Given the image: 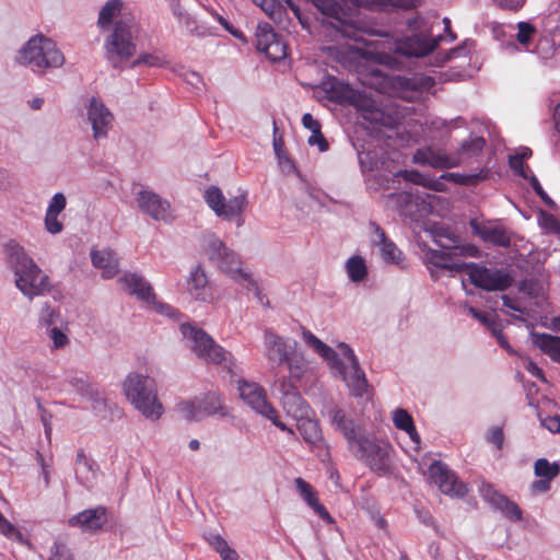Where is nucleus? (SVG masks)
Here are the masks:
<instances>
[{"mask_svg":"<svg viewBox=\"0 0 560 560\" xmlns=\"http://www.w3.org/2000/svg\"><path fill=\"white\" fill-rule=\"evenodd\" d=\"M5 264L14 276L15 288L28 300L42 296L49 292L51 283L49 277L16 242H9L4 246Z\"/></svg>","mask_w":560,"mask_h":560,"instance_id":"1","label":"nucleus"},{"mask_svg":"<svg viewBox=\"0 0 560 560\" xmlns=\"http://www.w3.org/2000/svg\"><path fill=\"white\" fill-rule=\"evenodd\" d=\"M302 338L307 346L313 348L341 376L352 395L361 397L366 393L368 380L365 373L361 370L353 350L347 343L341 342L338 345L340 354L347 360L346 363L339 359L338 353L332 348L324 343L312 331L304 329Z\"/></svg>","mask_w":560,"mask_h":560,"instance_id":"2","label":"nucleus"},{"mask_svg":"<svg viewBox=\"0 0 560 560\" xmlns=\"http://www.w3.org/2000/svg\"><path fill=\"white\" fill-rule=\"evenodd\" d=\"M201 242L209 261L220 271L241 283L246 290L253 291L261 302V292L252 276L242 269L240 256L213 233L203 234Z\"/></svg>","mask_w":560,"mask_h":560,"instance_id":"3","label":"nucleus"},{"mask_svg":"<svg viewBox=\"0 0 560 560\" xmlns=\"http://www.w3.org/2000/svg\"><path fill=\"white\" fill-rule=\"evenodd\" d=\"M15 61L34 73L44 75L48 70L61 68L66 58L51 38L37 34L18 50Z\"/></svg>","mask_w":560,"mask_h":560,"instance_id":"4","label":"nucleus"},{"mask_svg":"<svg viewBox=\"0 0 560 560\" xmlns=\"http://www.w3.org/2000/svg\"><path fill=\"white\" fill-rule=\"evenodd\" d=\"M127 400L147 419L155 421L163 415V406L158 398L155 381L138 373L129 374L124 384Z\"/></svg>","mask_w":560,"mask_h":560,"instance_id":"5","label":"nucleus"},{"mask_svg":"<svg viewBox=\"0 0 560 560\" xmlns=\"http://www.w3.org/2000/svg\"><path fill=\"white\" fill-rule=\"evenodd\" d=\"M180 331L187 347L194 354L207 364L221 365L231 371L234 366V358L203 329L190 324H183Z\"/></svg>","mask_w":560,"mask_h":560,"instance_id":"6","label":"nucleus"},{"mask_svg":"<svg viewBox=\"0 0 560 560\" xmlns=\"http://www.w3.org/2000/svg\"><path fill=\"white\" fill-rule=\"evenodd\" d=\"M354 456L373 472L383 476L392 470L393 447L389 443L366 433L351 450Z\"/></svg>","mask_w":560,"mask_h":560,"instance_id":"7","label":"nucleus"},{"mask_svg":"<svg viewBox=\"0 0 560 560\" xmlns=\"http://www.w3.org/2000/svg\"><path fill=\"white\" fill-rule=\"evenodd\" d=\"M133 26L124 20L115 23L113 32L105 39L107 61L121 69L136 52Z\"/></svg>","mask_w":560,"mask_h":560,"instance_id":"8","label":"nucleus"},{"mask_svg":"<svg viewBox=\"0 0 560 560\" xmlns=\"http://www.w3.org/2000/svg\"><path fill=\"white\" fill-rule=\"evenodd\" d=\"M317 10L325 16L323 27L326 32L338 36L359 40L360 27L357 22L350 18L341 8L337 0H312Z\"/></svg>","mask_w":560,"mask_h":560,"instance_id":"9","label":"nucleus"},{"mask_svg":"<svg viewBox=\"0 0 560 560\" xmlns=\"http://www.w3.org/2000/svg\"><path fill=\"white\" fill-rule=\"evenodd\" d=\"M283 407L298 421L296 427L303 440L313 446L323 442L322 430L317 421L310 418L311 409L305 400L295 392H285Z\"/></svg>","mask_w":560,"mask_h":560,"instance_id":"10","label":"nucleus"},{"mask_svg":"<svg viewBox=\"0 0 560 560\" xmlns=\"http://www.w3.org/2000/svg\"><path fill=\"white\" fill-rule=\"evenodd\" d=\"M203 199L218 218L225 221L236 220L238 226L243 224V213L248 203L246 192H240L226 199L223 191L212 185L205 190Z\"/></svg>","mask_w":560,"mask_h":560,"instance_id":"11","label":"nucleus"},{"mask_svg":"<svg viewBox=\"0 0 560 560\" xmlns=\"http://www.w3.org/2000/svg\"><path fill=\"white\" fill-rule=\"evenodd\" d=\"M119 282L127 293L145 302L148 306H151L155 312L168 317H175L177 315V311L174 307L156 301V295L151 284L141 275L137 272H126L119 278Z\"/></svg>","mask_w":560,"mask_h":560,"instance_id":"12","label":"nucleus"},{"mask_svg":"<svg viewBox=\"0 0 560 560\" xmlns=\"http://www.w3.org/2000/svg\"><path fill=\"white\" fill-rule=\"evenodd\" d=\"M464 272L470 282L486 291H503L512 285L513 278L504 270H490L474 262H465Z\"/></svg>","mask_w":560,"mask_h":560,"instance_id":"13","label":"nucleus"},{"mask_svg":"<svg viewBox=\"0 0 560 560\" xmlns=\"http://www.w3.org/2000/svg\"><path fill=\"white\" fill-rule=\"evenodd\" d=\"M298 346V341L292 338L280 336L270 328L264 329V355L271 369L283 365Z\"/></svg>","mask_w":560,"mask_h":560,"instance_id":"14","label":"nucleus"},{"mask_svg":"<svg viewBox=\"0 0 560 560\" xmlns=\"http://www.w3.org/2000/svg\"><path fill=\"white\" fill-rule=\"evenodd\" d=\"M429 476L431 481L447 495L463 498L468 491L466 485L458 479L455 472L440 460L430 465Z\"/></svg>","mask_w":560,"mask_h":560,"instance_id":"15","label":"nucleus"},{"mask_svg":"<svg viewBox=\"0 0 560 560\" xmlns=\"http://www.w3.org/2000/svg\"><path fill=\"white\" fill-rule=\"evenodd\" d=\"M331 425L342 434L348 443L349 451L368 433L343 409L334 407L328 411Z\"/></svg>","mask_w":560,"mask_h":560,"instance_id":"16","label":"nucleus"},{"mask_svg":"<svg viewBox=\"0 0 560 560\" xmlns=\"http://www.w3.org/2000/svg\"><path fill=\"white\" fill-rule=\"evenodd\" d=\"M412 161L415 164L433 168H453L462 164L459 155L448 154L443 149L433 147L418 149Z\"/></svg>","mask_w":560,"mask_h":560,"instance_id":"17","label":"nucleus"},{"mask_svg":"<svg viewBox=\"0 0 560 560\" xmlns=\"http://www.w3.org/2000/svg\"><path fill=\"white\" fill-rule=\"evenodd\" d=\"M138 208L155 221L171 219V205L152 190L141 189L136 194Z\"/></svg>","mask_w":560,"mask_h":560,"instance_id":"18","label":"nucleus"},{"mask_svg":"<svg viewBox=\"0 0 560 560\" xmlns=\"http://www.w3.org/2000/svg\"><path fill=\"white\" fill-rule=\"evenodd\" d=\"M88 121L93 130V138L100 140L107 137L114 116L105 104L96 97H92L86 107Z\"/></svg>","mask_w":560,"mask_h":560,"instance_id":"19","label":"nucleus"},{"mask_svg":"<svg viewBox=\"0 0 560 560\" xmlns=\"http://www.w3.org/2000/svg\"><path fill=\"white\" fill-rule=\"evenodd\" d=\"M479 493L493 509L500 511L506 518L513 522L522 520V511L518 505L499 493L490 483L482 482L479 487Z\"/></svg>","mask_w":560,"mask_h":560,"instance_id":"20","label":"nucleus"},{"mask_svg":"<svg viewBox=\"0 0 560 560\" xmlns=\"http://www.w3.org/2000/svg\"><path fill=\"white\" fill-rule=\"evenodd\" d=\"M107 522L106 509L98 505L93 509H86L68 520L70 527L79 528L83 533H95L100 530Z\"/></svg>","mask_w":560,"mask_h":560,"instance_id":"21","label":"nucleus"},{"mask_svg":"<svg viewBox=\"0 0 560 560\" xmlns=\"http://www.w3.org/2000/svg\"><path fill=\"white\" fill-rule=\"evenodd\" d=\"M241 398L257 413L271 412V405L267 401L265 389L256 383L238 381Z\"/></svg>","mask_w":560,"mask_h":560,"instance_id":"22","label":"nucleus"},{"mask_svg":"<svg viewBox=\"0 0 560 560\" xmlns=\"http://www.w3.org/2000/svg\"><path fill=\"white\" fill-rule=\"evenodd\" d=\"M370 229L374 232L373 244L380 247L382 258L387 264L400 265L404 260L402 252L387 238L384 230L375 222L370 223Z\"/></svg>","mask_w":560,"mask_h":560,"instance_id":"23","label":"nucleus"},{"mask_svg":"<svg viewBox=\"0 0 560 560\" xmlns=\"http://www.w3.org/2000/svg\"><path fill=\"white\" fill-rule=\"evenodd\" d=\"M187 291L197 301L206 302L211 298V289L205 269L198 265L191 269L186 281Z\"/></svg>","mask_w":560,"mask_h":560,"instance_id":"24","label":"nucleus"},{"mask_svg":"<svg viewBox=\"0 0 560 560\" xmlns=\"http://www.w3.org/2000/svg\"><path fill=\"white\" fill-rule=\"evenodd\" d=\"M470 226L472 232L485 242L502 247H508L511 243L508 232L498 225L479 224L477 221L472 220L470 221Z\"/></svg>","mask_w":560,"mask_h":560,"instance_id":"25","label":"nucleus"},{"mask_svg":"<svg viewBox=\"0 0 560 560\" xmlns=\"http://www.w3.org/2000/svg\"><path fill=\"white\" fill-rule=\"evenodd\" d=\"M92 264L95 268L102 270V277L110 279L119 271V262L116 254L108 248L92 250Z\"/></svg>","mask_w":560,"mask_h":560,"instance_id":"26","label":"nucleus"},{"mask_svg":"<svg viewBox=\"0 0 560 560\" xmlns=\"http://www.w3.org/2000/svg\"><path fill=\"white\" fill-rule=\"evenodd\" d=\"M69 383L79 395L92 402V408L94 410L101 411L105 407V400L101 393L88 381L86 377L74 376L70 378Z\"/></svg>","mask_w":560,"mask_h":560,"instance_id":"27","label":"nucleus"},{"mask_svg":"<svg viewBox=\"0 0 560 560\" xmlns=\"http://www.w3.org/2000/svg\"><path fill=\"white\" fill-rule=\"evenodd\" d=\"M425 258L428 264L445 269L452 273H462L466 267L465 262L454 261L455 256L453 249L448 252L430 249L427 252Z\"/></svg>","mask_w":560,"mask_h":560,"instance_id":"28","label":"nucleus"},{"mask_svg":"<svg viewBox=\"0 0 560 560\" xmlns=\"http://www.w3.org/2000/svg\"><path fill=\"white\" fill-rule=\"evenodd\" d=\"M436 47V39H430L425 35L415 34L406 39L401 46L404 55L411 57H423Z\"/></svg>","mask_w":560,"mask_h":560,"instance_id":"29","label":"nucleus"},{"mask_svg":"<svg viewBox=\"0 0 560 560\" xmlns=\"http://www.w3.org/2000/svg\"><path fill=\"white\" fill-rule=\"evenodd\" d=\"M294 482L300 495L304 499L307 505H310L314 512L317 513L323 520L332 522V518L330 517L326 508L320 504L316 498L311 485L302 478H296Z\"/></svg>","mask_w":560,"mask_h":560,"instance_id":"30","label":"nucleus"},{"mask_svg":"<svg viewBox=\"0 0 560 560\" xmlns=\"http://www.w3.org/2000/svg\"><path fill=\"white\" fill-rule=\"evenodd\" d=\"M357 7L374 11H392L394 9L407 10L411 8L410 0H352Z\"/></svg>","mask_w":560,"mask_h":560,"instance_id":"31","label":"nucleus"},{"mask_svg":"<svg viewBox=\"0 0 560 560\" xmlns=\"http://www.w3.org/2000/svg\"><path fill=\"white\" fill-rule=\"evenodd\" d=\"M535 345L553 361L560 362V337L536 334L534 335Z\"/></svg>","mask_w":560,"mask_h":560,"instance_id":"32","label":"nucleus"},{"mask_svg":"<svg viewBox=\"0 0 560 560\" xmlns=\"http://www.w3.org/2000/svg\"><path fill=\"white\" fill-rule=\"evenodd\" d=\"M393 421L397 429L408 433L415 444H420V435L416 430L412 417L405 409H396L393 415Z\"/></svg>","mask_w":560,"mask_h":560,"instance_id":"33","label":"nucleus"},{"mask_svg":"<svg viewBox=\"0 0 560 560\" xmlns=\"http://www.w3.org/2000/svg\"><path fill=\"white\" fill-rule=\"evenodd\" d=\"M289 371L290 377L300 380L307 371V360L298 348L292 350L284 364Z\"/></svg>","mask_w":560,"mask_h":560,"instance_id":"34","label":"nucleus"},{"mask_svg":"<svg viewBox=\"0 0 560 560\" xmlns=\"http://www.w3.org/2000/svg\"><path fill=\"white\" fill-rule=\"evenodd\" d=\"M486 144V140L482 137H474L465 140L457 152L452 153L453 155H459L462 159V163L466 159H470L477 156L481 153L483 147Z\"/></svg>","mask_w":560,"mask_h":560,"instance_id":"35","label":"nucleus"},{"mask_svg":"<svg viewBox=\"0 0 560 560\" xmlns=\"http://www.w3.org/2000/svg\"><path fill=\"white\" fill-rule=\"evenodd\" d=\"M122 9V2L120 0H109L100 11L98 25L101 28L108 27L113 20L117 18Z\"/></svg>","mask_w":560,"mask_h":560,"instance_id":"36","label":"nucleus"},{"mask_svg":"<svg viewBox=\"0 0 560 560\" xmlns=\"http://www.w3.org/2000/svg\"><path fill=\"white\" fill-rule=\"evenodd\" d=\"M177 411L187 421H199L206 418L198 398L179 402Z\"/></svg>","mask_w":560,"mask_h":560,"instance_id":"37","label":"nucleus"},{"mask_svg":"<svg viewBox=\"0 0 560 560\" xmlns=\"http://www.w3.org/2000/svg\"><path fill=\"white\" fill-rule=\"evenodd\" d=\"M348 277L353 282L362 281L368 275L365 260L360 256H352L346 261Z\"/></svg>","mask_w":560,"mask_h":560,"instance_id":"38","label":"nucleus"},{"mask_svg":"<svg viewBox=\"0 0 560 560\" xmlns=\"http://www.w3.org/2000/svg\"><path fill=\"white\" fill-rule=\"evenodd\" d=\"M77 479L86 488H92L97 477V466L91 459L75 467Z\"/></svg>","mask_w":560,"mask_h":560,"instance_id":"39","label":"nucleus"},{"mask_svg":"<svg viewBox=\"0 0 560 560\" xmlns=\"http://www.w3.org/2000/svg\"><path fill=\"white\" fill-rule=\"evenodd\" d=\"M280 36L273 31L268 23H259L256 30V46L259 51H264L265 47L277 40Z\"/></svg>","mask_w":560,"mask_h":560,"instance_id":"40","label":"nucleus"},{"mask_svg":"<svg viewBox=\"0 0 560 560\" xmlns=\"http://www.w3.org/2000/svg\"><path fill=\"white\" fill-rule=\"evenodd\" d=\"M488 170H481L478 173L471 174H459V173H447L442 175V178L452 179L460 185H476L479 182L486 179L488 177Z\"/></svg>","mask_w":560,"mask_h":560,"instance_id":"41","label":"nucleus"},{"mask_svg":"<svg viewBox=\"0 0 560 560\" xmlns=\"http://www.w3.org/2000/svg\"><path fill=\"white\" fill-rule=\"evenodd\" d=\"M261 10L278 24L287 18V9L279 0H266Z\"/></svg>","mask_w":560,"mask_h":560,"instance_id":"42","label":"nucleus"},{"mask_svg":"<svg viewBox=\"0 0 560 560\" xmlns=\"http://www.w3.org/2000/svg\"><path fill=\"white\" fill-rule=\"evenodd\" d=\"M205 417L212 416L222 411V399L217 393H209L203 398H198Z\"/></svg>","mask_w":560,"mask_h":560,"instance_id":"43","label":"nucleus"},{"mask_svg":"<svg viewBox=\"0 0 560 560\" xmlns=\"http://www.w3.org/2000/svg\"><path fill=\"white\" fill-rule=\"evenodd\" d=\"M534 468L536 476L548 480H552L560 471L558 464H551L546 458L537 459Z\"/></svg>","mask_w":560,"mask_h":560,"instance_id":"44","label":"nucleus"},{"mask_svg":"<svg viewBox=\"0 0 560 560\" xmlns=\"http://www.w3.org/2000/svg\"><path fill=\"white\" fill-rule=\"evenodd\" d=\"M287 44L281 38V36L265 47V50L262 51L270 60L272 61H279L287 57Z\"/></svg>","mask_w":560,"mask_h":560,"instance_id":"45","label":"nucleus"},{"mask_svg":"<svg viewBox=\"0 0 560 560\" xmlns=\"http://www.w3.org/2000/svg\"><path fill=\"white\" fill-rule=\"evenodd\" d=\"M59 317V313L48 303H45L38 315V325L46 329L54 327Z\"/></svg>","mask_w":560,"mask_h":560,"instance_id":"46","label":"nucleus"},{"mask_svg":"<svg viewBox=\"0 0 560 560\" xmlns=\"http://www.w3.org/2000/svg\"><path fill=\"white\" fill-rule=\"evenodd\" d=\"M0 533L11 540L22 542L24 540L22 533L12 525L0 512Z\"/></svg>","mask_w":560,"mask_h":560,"instance_id":"47","label":"nucleus"},{"mask_svg":"<svg viewBox=\"0 0 560 560\" xmlns=\"http://www.w3.org/2000/svg\"><path fill=\"white\" fill-rule=\"evenodd\" d=\"M165 63L166 60L163 56L156 54H143L131 62V68H136L140 65H147L149 67H163Z\"/></svg>","mask_w":560,"mask_h":560,"instance_id":"48","label":"nucleus"},{"mask_svg":"<svg viewBox=\"0 0 560 560\" xmlns=\"http://www.w3.org/2000/svg\"><path fill=\"white\" fill-rule=\"evenodd\" d=\"M538 222L542 229L548 232L560 234V222L553 214L546 211H540L538 214Z\"/></svg>","mask_w":560,"mask_h":560,"instance_id":"49","label":"nucleus"},{"mask_svg":"<svg viewBox=\"0 0 560 560\" xmlns=\"http://www.w3.org/2000/svg\"><path fill=\"white\" fill-rule=\"evenodd\" d=\"M48 560H73V555L66 544L55 541Z\"/></svg>","mask_w":560,"mask_h":560,"instance_id":"50","label":"nucleus"},{"mask_svg":"<svg viewBox=\"0 0 560 560\" xmlns=\"http://www.w3.org/2000/svg\"><path fill=\"white\" fill-rule=\"evenodd\" d=\"M527 178L529 180V184H530L532 188L540 197V199L544 201V203L546 206H548L549 208H551V209L556 208V202L544 190V188L541 187L538 178L534 174L528 175Z\"/></svg>","mask_w":560,"mask_h":560,"instance_id":"51","label":"nucleus"},{"mask_svg":"<svg viewBox=\"0 0 560 560\" xmlns=\"http://www.w3.org/2000/svg\"><path fill=\"white\" fill-rule=\"evenodd\" d=\"M47 335L52 340V348L60 349L68 345L69 338L67 335L60 330L58 327L54 326L47 329Z\"/></svg>","mask_w":560,"mask_h":560,"instance_id":"52","label":"nucleus"},{"mask_svg":"<svg viewBox=\"0 0 560 560\" xmlns=\"http://www.w3.org/2000/svg\"><path fill=\"white\" fill-rule=\"evenodd\" d=\"M517 28L518 32L516 38L518 43L522 45H527L530 42L532 36L536 33L535 27L527 22H520L517 24Z\"/></svg>","mask_w":560,"mask_h":560,"instance_id":"53","label":"nucleus"},{"mask_svg":"<svg viewBox=\"0 0 560 560\" xmlns=\"http://www.w3.org/2000/svg\"><path fill=\"white\" fill-rule=\"evenodd\" d=\"M67 206V199L62 192L55 194L47 207L46 212L60 214Z\"/></svg>","mask_w":560,"mask_h":560,"instance_id":"54","label":"nucleus"},{"mask_svg":"<svg viewBox=\"0 0 560 560\" xmlns=\"http://www.w3.org/2000/svg\"><path fill=\"white\" fill-rule=\"evenodd\" d=\"M59 214L45 213V229L50 234H59L63 230V224L58 220Z\"/></svg>","mask_w":560,"mask_h":560,"instance_id":"55","label":"nucleus"},{"mask_svg":"<svg viewBox=\"0 0 560 560\" xmlns=\"http://www.w3.org/2000/svg\"><path fill=\"white\" fill-rule=\"evenodd\" d=\"M453 253L454 256H469V257H478L479 249L471 245V244H465V245H455L453 246Z\"/></svg>","mask_w":560,"mask_h":560,"instance_id":"56","label":"nucleus"},{"mask_svg":"<svg viewBox=\"0 0 560 560\" xmlns=\"http://www.w3.org/2000/svg\"><path fill=\"white\" fill-rule=\"evenodd\" d=\"M208 544L218 552H222L224 549L229 547L225 539L219 534H209L206 537Z\"/></svg>","mask_w":560,"mask_h":560,"instance_id":"57","label":"nucleus"},{"mask_svg":"<svg viewBox=\"0 0 560 560\" xmlns=\"http://www.w3.org/2000/svg\"><path fill=\"white\" fill-rule=\"evenodd\" d=\"M487 440L494 444L498 448H501L503 445L504 436L502 428L500 427H493L490 429Z\"/></svg>","mask_w":560,"mask_h":560,"instance_id":"58","label":"nucleus"},{"mask_svg":"<svg viewBox=\"0 0 560 560\" xmlns=\"http://www.w3.org/2000/svg\"><path fill=\"white\" fill-rule=\"evenodd\" d=\"M308 143L311 145L317 144L320 152H325L328 149V142L324 138L320 130L312 133V136L308 138Z\"/></svg>","mask_w":560,"mask_h":560,"instance_id":"59","label":"nucleus"},{"mask_svg":"<svg viewBox=\"0 0 560 560\" xmlns=\"http://www.w3.org/2000/svg\"><path fill=\"white\" fill-rule=\"evenodd\" d=\"M261 416L268 418L276 427H278L281 431L288 432L289 434H294L293 430L288 428L283 422L278 419L276 409L271 406V412H264Z\"/></svg>","mask_w":560,"mask_h":560,"instance_id":"60","label":"nucleus"},{"mask_svg":"<svg viewBox=\"0 0 560 560\" xmlns=\"http://www.w3.org/2000/svg\"><path fill=\"white\" fill-rule=\"evenodd\" d=\"M493 1L500 8L505 9V10H511V11L520 10L525 3V0H493Z\"/></svg>","mask_w":560,"mask_h":560,"instance_id":"61","label":"nucleus"},{"mask_svg":"<svg viewBox=\"0 0 560 560\" xmlns=\"http://www.w3.org/2000/svg\"><path fill=\"white\" fill-rule=\"evenodd\" d=\"M541 424L552 433H560V416L547 417Z\"/></svg>","mask_w":560,"mask_h":560,"instance_id":"62","label":"nucleus"},{"mask_svg":"<svg viewBox=\"0 0 560 560\" xmlns=\"http://www.w3.org/2000/svg\"><path fill=\"white\" fill-rule=\"evenodd\" d=\"M510 165L522 177H524V178L528 177L527 171H526V168L524 167V164H523V160L518 155H511L510 156Z\"/></svg>","mask_w":560,"mask_h":560,"instance_id":"63","label":"nucleus"},{"mask_svg":"<svg viewBox=\"0 0 560 560\" xmlns=\"http://www.w3.org/2000/svg\"><path fill=\"white\" fill-rule=\"evenodd\" d=\"M303 126L308 129L312 133L320 130V124L318 120L314 119L310 113H306L302 117Z\"/></svg>","mask_w":560,"mask_h":560,"instance_id":"64","label":"nucleus"}]
</instances>
